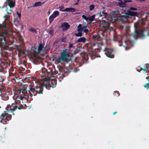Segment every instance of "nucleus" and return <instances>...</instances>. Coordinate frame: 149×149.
<instances>
[{
  "label": "nucleus",
  "mask_w": 149,
  "mask_h": 149,
  "mask_svg": "<svg viewBox=\"0 0 149 149\" xmlns=\"http://www.w3.org/2000/svg\"><path fill=\"white\" fill-rule=\"evenodd\" d=\"M44 51V46L43 45L42 43H40L38 47L37 53H39L41 55L43 56L45 53Z\"/></svg>",
  "instance_id": "obj_11"
},
{
  "label": "nucleus",
  "mask_w": 149,
  "mask_h": 149,
  "mask_svg": "<svg viewBox=\"0 0 149 149\" xmlns=\"http://www.w3.org/2000/svg\"><path fill=\"white\" fill-rule=\"evenodd\" d=\"M129 9L132 10H137V8L134 7H130L129 8Z\"/></svg>",
  "instance_id": "obj_42"
},
{
  "label": "nucleus",
  "mask_w": 149,
  "mask_h": 149,
  "mask_svg": "<svg viewBox=\"0 0 149 149\" xmlns=\"http://www.w3.org/2000/svg\"><path fill=\"white\" fill-rule=\"evenodd\" d=\"M6 4V12L7 14L3 17L5 19V20L2 23L3 24H1L0 23V38L4 37H5L6 35L8 34V31L7 30V28L6 24L5 21L6 20H8L10 18V16L9 15L12 13L13 11V8H11V12L10 13H8L6 10L7 8L8 9L10 8V7L8 6L7 4Z\"/></svg>",
  "instance_id": "obj_2"
},
{
  "label": "nucleus",
  "mask_w": 149,
  "mask_h": 149,
  "mask_svg": "<svg viewBox=\"0 0 149 149\" xmlns=\"http://www.w3.org/2000/svg\"><path fill=\"white\" fill-rule=\"evenodd\" d=\"M27 86L26 85H25L24 88H22L20 90V92L24 94L25 93H26L28 94V91L26 90L27 87Z\"/></svg>",
  "instance_id": "obj_18"
},
{
  "label": "nucleus",
  "mask_w": 149,
  "mask_h": 149,
  "mask_svg": "<svg viewBox=\"0 0 149 149\" xmlns=\"http://www.w3.org/2000/svg\"><path fill=\"white\" fill-rule=\"evenodd\" d=\"M73 46V44H70L69 45V47L70 48H72Z\"/></svg>",
  "instance_id": "obj_46"
},
{
  "label": "nucleus",
  "mask_w": 149,
  "mask_h": 149,
  "mask_svg": "<svg viewBox=\"0 0 149 149\" xmlns=\"http://www.w3.org/2000/svg\"><path fill=\"white\" fill-rule=\"evenodd\" d=\"M23 107L22 105L16 103L8 104L6 108V111H3L0 115V123L4 125L8 124L11 119V116L15 115V112L17 109L20 110Z\"/></svg>",
  "instance_id": "obj_1"
},
{
  "label": "nucleus",
  "mask_w": 149,
  "mask_h": 149,
  "mask_svg": "<svg viewBox=\"0 0 149 149\" xmlns=\"http://www.w3.org/2000/svg\"><path fill=\"white\" fill-rule=\"evenodd\" d=\"M65 11L66 12H71L72 13L75 12V9L73 8H67L65 9Z\"/></svg>",
  "instance_id": "obj_15"
},
{
  "label": "nucleus",
  "mask_w": 149,
  "mask_h": 149,
  "mask_svg": "<svg viewBox=\"0 0 149 149\" xmlns=\"http://www.w3.org/2000/svg\"><path fill=\"white\" fill-rule=\"evenodd\" d=\"M1 139H2V138H1V136H0V141H1Z\"/></svg>",
  "instance_id": "obj_51"
},
{
  "label": "nucleus",
  "mask_w": 149,
  "mask_h": 149,
  "mask_svg": "<svg viewBox=\"0 0 149 149\" xmlns=\"http://www.w3.org/2000/svg\"><path fill=\"white\" fill-rule=\"evenodd\" d=\"M48 32L50 35L52 37L54 34V30L52 29H49Z\"/></svg>",
  "instance_id": "obj_26"
},
{
  "label": "nucleus",
  "mask_w": 149,
  "mask_h": 149,
  "mask_svg": "<svg viewBox=\"0 0 149 149\" xmlns=\"http://www.w3.org/2000/svg\"><path fill=\"white\" fill-rule=\"evenodd\" d=\"M5 3L10 7V8H7L6 11L8 13H10L11 12V8H14L15 5V0H6Z\"/></svg>",
  "instance_id": "obj_8"
},
{
  "label": "nucleus",
  "mask_w": 149,
  "mask_h": 149,
  "mask_svg": "<svg viewBox=\"0 0 149 149\" xmlns=\"http://www.w3.org/2000/svg\"><path fill=\"white\" fill-rule=\"evenodd\" d=\"M5 80L2 77V75L0 74V84H1Z\"/></svg>",
  "instance_id": "obj_34"
},
{
  "label": "nucleus",
  "mask_w": 149,
  "mask_h": 149,
  "mask_svg": "<svg viewBox=\"0 0 149 149\" xmlns=\"http://www.w3.org/2000/svg\"><path fill=\"white\" fill-rule=\"evenodd\" d=\"M29 31L32 32L33 33H36L37 32L36 29H35V28H30L29 29Z\"/></svg>",
  "instance_id": "obj_28"
},
{
  "label": "nucleus",
  "mask_w": 149,
  "mask_h": 149,
  "mask_svg": "<svg viewBox=\"0 0 149 149\" xmlns=\"http://www.w3.org/2000/svg\"><path fill=\"white\" fill-rule=\"evenodd\" d=\"M117 113V111H115V112H113V115H115L116 113Z\"/></svg>",
  "instance_id": "obj_49"
},
{
  "label": "nucleus",
  "mask_w": 149,
  "mask_h": 149,
  "mask_svg": "<svg viewBox=\"0 0 149 149\" xmlns=\"http://www.w3.org/2000/svg\"><path fill=\"white\" fill-rule=\"evenodd\" d=\"M54 18H55L52 15H50L49 18V23H52V22L54 21Z\"/></svg>",
  "instance_id": "obj_27"
},
{
  "label": "nucleus",
  "mask_w": 149,
  "mask_h": 149,
  "mask_svg": "<svg viewBox=\"0 0 149 149\" xmlns=\"http://www.w3.org/2000/svg\"><path fill=\"white\" fill-rule=\"evenodd\" d=\"M95 16V15L90 16L89 17H88V20L90 22H92L94 20Z\"/></svg>",
  "instance_id": "obj_25"
},
{
  "label": "nucleus",
  "mask_w": 149,
  "mask_h": 149,
  "mask_svg": "<svg viewBox=\"0 0 149 149\" xmlns=\"http://www.w3.org/2000/svg\"><path fill=\"white\" fill-rule=\"evenodd\" d=\"M118 5L119 6L121 7H125L126 6V5L125 3H124V1L123 2V1H121V2H119L118 3Z\"/></svg>",
  "instance_id": "obj_21"
},
{
  "label": "nucleus",
  "mask_w": 149,
  "mask_h": 149,
  "mask_svg": "<svg viewBox=\"0 0 149 149\" xmlns=\"http://www.w3.org/2000/svg\"><path fill=\"white\" fill-rule=\"evenodd\" d=\"M70 54L68 52L67 49L64 50L63 52L60 54V56L57 58L56 61L58 63L61 62V61H66L69 57Z\"/></svg>",
  "instance_id": "obj_6"
},
{
  "label": "nucleus",
  "mask_w": 149,
  "mask_h": 149,
  "mask_svg": "<svg viewBox=\"0 0 149 149\" xmlns=\"http://www.w3.org/2000/svg\"><path fill=\"white\" fill-rule=\"evenodd\" d=\"M86 40V39L84 37H81L79 38L77 41L78 43L79 42H83L85 43Z\"/></svg>",
  "instance_id": "obj_16"
},
{
  "label": "nucleus",
  "mask_w": 149,
  "mask_h": 149,
  "mask_svg": "<svg viewBox=\"0 0 149 149\" xmlns=\"http://www.w3.org/2000/svg\"><path fill=\"white\" fill-rule=\"evenodd\" d=\"M136 1H145L146 0H136Z\"/></svg>",
  "instance_id": "obj_48"
},
{
  "label": "nucleus",
  "mask_w": 149,
  "mask_h": 149,
  "mask_svg": "<svg viewBox=\"0 0 149 149\" xmlns=\"http://www.w3.org/2000/svg\"><path fill=\"white\" fill-rule=\"evenodd\" d=\"M45 3V2L41 3L40 1H38L36 2L33 4L32 6V7H37L41 6L42 4H43Z\"/></svg>",
  "instance_id": "obj_19"
},
{
  "label": "nucleus",
  "mask_w": 149,
  "mask_h": 149,
  "mask_svg": "<svg viewBox=\"0 0 149 149\" xmlns=\"http://www.w3.org/2000/svg\"><path fill=\"white\" fill-rule=\"evenodd\" d=\"M59 10L62 12H64L65 11V8L63 6H62L59 7Z\"/></svg>",
  "instance_id": "obj_39"
},
{
  "label": "nucleus",
  "mask_w": 149,
  "mask_h": 149,
  "mask_svg": "<svg viewBox=\"0 0 149 149\" xmlns=\"http://www.w3.org/2000/svg\"><path fill=\"white\" fill-rule=\"evenodd\" d=\"M89 30L88 29H86L84 30V32L86 33L88 32Z\"/></svg>",
  "instance_id": "obj_43"
},
{
  "label": "nucleus",
  "mask_w": 149,
  "mask_h": 149,
  "mask_svg": "<svg viewBox=\"0 0 149 149\" xmlns=\"http://www.w3.org/2000/svg\"><path fill=\"white\" fill-rule=\"evenodd\" d=\"M146 67L148 69H149V64H146Z\"/></svg>",
  "instance_id": "obj_45"
},
{
  "label": "nucleus",
  "mask_w": 149,
  "mask_h": 149,
  "mask_svg": "<svg viewBox=\"0 0 149 149\" xmlns=\"http://www.w3.org/2000/svg\"><path fill=\"white\" fill-rule=\"evenodd\" d=\"M49 46L48 44H47L45 47H44V50L49 51Z\"/></svg>",
  "instance_id": "obj_32"
},
{
  "label": "nucleus",
  "mask_w": 149,
  "mask_h": 149,
  "mask_svg": "<svg viewBox=\"0 0 149 149\" xmlns=\"http://www.w3.org/2000/svg\"><path fill=\"white\" fill-rule=\"evenodd\" d=\"M16 13L19 17V18L17 19L18 21L19 22L20 20V18L21 17V14L18 11Z\"/></svg>",
  "instance_id": "obj_33"
},
{
  "label": "nucleus",
  "mask_w": 149,
  "mask_h": 149,
  "mask_svg": "<svg viewBox=\"0 0 149 149\" xmlns=\"http://www.w3.org/2000/svg\"><path fill=\"white\" fill-rule=\"evenodd\" d=\"M5 87L4 84H0V95L1 97L2 100L6 101L9 99L8 94L7 93H1L5 90Z\"/></svg>",
  "instance_id": "obj_7"
},
{
  "label": "nucleus",
  "mask_w": 149,
  "mask_h": 149,
  "mask_svg": "<svg viewBox=\"0 0 149 149\" xmlns=\"http://www.w3.org/2000/svg\"><path fill=\"white\" fill-rule=\"evenodd\" d=\"M147 14L149 15V12L147 13Z\"/></svg>",
  "instance_id": "obj_54"
},
{
  "label": "nucleus",
  "mask_w": 149,
  "mask_h": 149,
  "mask_svg": "<svg viewBox=\"0 0 149 149\" xmlns=\"http://www.w3.org/2000/svg\"><path fill=\"white\" fill-rule=\"evenodd\" d=\"M43 88L42 87H35L30 85L28 91V94L30 96L33 95H36L37 94H43Z\"/></svg>",
  "instance_id": "obj_4"
},
{
  "label": "nucleus",
  "mask_w": 149,
  "mask_h": 149,
  "mask_svg": "<svg viewBox=\"0 0 149 149\" xmlns=\"http://www.w3.org/2000/svg\"><path fill=\"white\" fill-rule=\"evenodd\" d=\"M61 41H62V42H64V41H63V39H61Z\"/></svg>",
  "instance_id": "obj_52"
},
{
  "label": "nucleus",
  "mask_w": 149,
  "mask_h": 149,
  "mask_svg": "<svg viewBox=\"0 0 149 149\" xmlns=\"http://www.w3.org/2000/svg\"><path fill=\"white\" fill-rule=\"evenodd\" d=\"M89 10H92L95 8V6L94 5H91L89 7Z\"/></svg>",
  "instance_id": "obj_37"
},
{
  "label": "nucleus",
  "mask_w": 149,
  "mask_h": 149,
  "mask_svg": "<svg viewBox=\"0 0 149 149\" xmlns=\"http://www.w3.org/2000/svg\"><path fill=\"white\" fill-rule=\"evenodd\" d=\"M103 45L102 42H100L97 44H94V46L92 47L90 51L93 54L95 52H100L101 49V47H100V46Z\"/></svg>",
  "instance_id": "obj_9"
},
{
  "label": "nucleus",
  "mask_w": 149,
  "mask_h": 149,
  "mask_svg": "<svg viewBox=\"0 0 149 149\" xmlns=\"http://www.w3.org/2000/svg\"><path fill=\"white\" fill-rule=\"evenodd\" d=\"M80 48H76L75 50L73 52V54L74 55H75L80 52Z\"/></svg>",
  "instance_id": "obj_29"
},
{
  "label": "nucleus",
  "mask_w": 149,
  "mask_h": 149,
  "mask_svg": "<svg viewBox=\"0 0 149 149\" xmlns=\"http://www.w3.org/2000/svg\"><path fill=\"white\" fill-rule=\"evenodd\" d=\"M138 14L137 12H134L129 10L128 13H125L126 15H123L122 17H127V15L133 17L136 16H137Z\"/></svg>",
  "instance_id": "obj_12"
},
{
  "label": "nucleus",
  "mask_w": 149,
  "mask_h": 149,
  "mask_svg": "<svg viewBox=\"0 0 149 149\" xmlns=\"http://www.w3.org/2000/svg\"><path fill=\"white\" fill-rule=\"evenodd\" d=\"M99 16L100 17H102V15H106L107 13H105L104 12L100 11V12L98 14Z\"/></svg>",
  "instance_id": "obj_30"
},
{
  "label": "nucleus",
  "mask_w": 149,
  "mask_h": 149,
  "mask_svg": "<svg viewBox=\"0 0 149 149\" xmlns=\"http://www.w3.org/2000/svg\"><path fill=\"white\" fill-rule=\"evenodd\" d=\"M82 33L81 32H79L78 33L75 34V36L76 37H81L82 36Z\"/></svg>",
  "instance_id": "obj_36"
},
{
  "label": "nucleus",
  "mask_w": 149,
  "mask_h": 149,
  "mask_svg": "<svg viewBox=\"0 0 149 149\" xmlns=\"http://www.w3.org/2000/svg\"><path fill=\"white\" fill-rule=\"evenodd\" d=\"M125 42H126V41H125Z\"/></svg>",
  "instance_id": "obj_57"
},
{
  "label": "nucleus",
  "mask_w": 149,
  "mask_h": 149,
  "mask_svg": "<svg viewBox=\"0 0 149 149\" xmlns=\"http://www.w3.org/2000/svg\"><path fill=\"white\" fill-rule=\"evenodd\" d=\"M80 0H77V1L78 2H79V1Z\"/></svg>",
  "instance_id": "obj_53"
},
{
  "label": "nucleus",
  "mask_w": 149,
  "mask_h": 149,
  "mask_svg": "<svg viewBox=\"0 0 149 149\" xmlns=\"http://www.w3.org/2000/svg\"><path fill=\"white\" fill-rule=\"evenodd\" d=\"M105 52V54L109 58H113L114 57V55L112 54L113 50L111 48H105L104 50Z\"/></svg>",
  "instance_id": "obj_10"
},
{
  "label": "nucleus",
  "mask_w": 149,
  "mask_h": 149,
  "mask_svg": "<svg viewBox=\"0 0 149 149\" xmlns=\"http://www.w3.org/2000/svg\"><path fill=\"white\" fill-rule=\"evenodd\" d=\"M135 35L132 34L131 35L133 36H134L135 35L136 36H143L144 35V33L143 31L140 30H137L136 29L135 30Z\"/></svg>",
  "instance_id": "obj_13"
},
{
  "label": "nucleus",
  "mask_w": 149,
  "mask_h": 149,
  "mask_svg": "<svg viewBox=\"0 0 149 149\" xmlns=\"http://www.w3.org/2000/svg\"><path fill=\"white\" fill-rule=\"evenodd\" d=\"M42 71H44L45 74H49L51 75L52 73L51 70H50V71H48L47 70L44 69V70H42Z\"/></svg>",
  "instance_id": "obj_23"
},
{
  "label": "nucleus",
  "mask_w": 149,
  "mask_h": 149,
  "mask_svg": "<svg viewBox=\"0 0 149 149\" xmlns=\"http://www.w3.org/2000/svg\"><path fill=\"white\" fill-rule=\"evenodd\" d=\"M59 12L58 11L56 10L54 11L51 15L54 18H55L59 15Z\"/></svg>",
  "instance_id": "obj_22"
},
{
  "label": "nucleus",
  "mask_w": 149,
  "mask_h": 149,
  "mask_svg": "<svg viewBox=\"0 0 149 149\" xmlns=\"http://www.w3.org/2000/svg\"><path fill=\"white\" fill-rule=\"evenodd\" d=\"M16 79H17V78L14 77V78H10V79L12 82L13 84H15L16 82Z\"/></svg>",
  "instance_id": "obj_31"
},
{
  "label": "nucleus",
  "mask_w": 149,
  "mask_h": 149,
  "mask_svg": "<svg viewBox=\"0 0 149 149\" xmlns=\"http://www.w3.org/2000/svg\"><path fill=\"white\" fill-rule=\"evenodd\" d=\"M1 107H0V108H1Z\"/></svg>",
  "instance_id": "obj_58"
},
{
  "label": "nucleus",
  "mask_w": 149,
  "mask_h": 149,
  "mask_svg": "<svg viewBox=\"0 0 149 149\" xmlns=\"http://www.w3.org/2000/svg\"><path fill=\"white\" fill-rule=\"evenodd\" d=\"M23 97H22L20 95L17 96L16 97V100L15 101V103H16L18 104L20 102V100H22Z\"/></svg>",
  "instance_id": "obj_17"
},
{
  "label": "nucleus",
  "mask_w": 149,
  "mask_h": 149,
  "mask_svg": "<svg viewBox=\"0 0 149 149\" xmlns=\"http://www.w3.org/2000/svg\"><path fill=\"white\" fill-rule=\"evenodd\" d=\"M63 39V41H64L63 40L64 39Z\"/></svg>",
  "instance_id": "obj_56"
},
{
  "label": "nucleus",
  "mask_w": 149,
  "mask_h": 149,
  "mask_svg": "<svg viewBox=\"0 0 149 149\" xmlns=\"http://www.w3.org/2000/svg\"><path fill=\"white\" fill-rule=\"evenodd\" d=\"M137 71H138V72H140V71H139V70H137Z\"/></svg>",
  "instance_id": "obj_55"
},
{
  "label": "nucleus",
  "mask_w": 149,
  "mask_h": 149,
  "mask_svg": "<svg viewBox=\"0 0 149 149\" xmlns=\"http://www.w3.org/2000/svg\"><path fill=\"white\" fill-rule=\"evenodd\" d=\"M141 70H143L144 72H145L146 70V69H144L143 68H141Z\"/></svg>",
  "instance_id": "obj_47"
},
{
  "label": "nucleus",
  "mask_w": 149,
  "mask_h": 149,
  "mask_svg": "<svg viewBox=\"0 0 149 149\" xmlns=\"http://www.w3.org/2000/svg\"><path fill=\"white\" fill-rule=\"evenodd\" d=\"M149 83L147 84H146L145 85H144V87L146 88L147 89H148L149 88V87L148 86L149 85V80H148Z\"/></svg>",
  "instance_id": "obj_41"
},
{
  "label": "nucleus",
  "mask_w": 149,
  "mask_h": 149,
  "mask_svg": "<svg viewBox=\"0 0 149 149\" xmlns=\"http://www.w3.org/2000/svg\"><path fill=\"white\" fill-rule=\"evenodd\" d=\"M31 49L34 50L37 53V47L36 45H34V46L31 47Z\"/></svg>",
  "instance_id": "obj_38"
},
{
  "label": "nucleus",
  "mask_w": 149,
  "mask_h": 149,
  "mask_svg": "<svg viewBox=\"0 0 149 149\" xmlns=\"http://www.w3.org/2000/svg\"><path fill=\"white\" fill-rule=\"evenodd\" d=\"M8 43L6 41L5 37L0 38V47L1 48L4 53V56L6 58L10 56L12 53V49L9 46Z\"/></svg>",
  "instance_id": "obj_3"
},
{
  "label": "nucleus",
  "mask_w": 149,
  "mask_h": 149,
  "mask_svg": "<svg viewBox=\"0 0 149 149\" xmlns=\"http://www.w3.org/2000/svg\"><path fill=\"white\" fill-rule=\"evenodd\" d=\"M48 77L46 81H44L42 84V86L45 87L47 89H49L50 87L54 88L55 87L56 85L57 81L55 79H50V75L49 76H46Z\"/></svg>",
  "instance_id": "obj_5"
},
{
  "label": "nucleus",
  "mask_w": 149,
  "mask_h": 149,
  "mask_svg": "<svg viewBox=\"0 0 149 149\" xmlns=\"http://www.w3.org/2000/svg\"><path fill=\"white\" fill-rule=\"evenodd\" d=\"M118 10H116V11L115 12V13H118Z\"/></svg>",
  "instance_id": "obj_50"
},
{
  "label": "nucleus",
  "mask_w": 149,
  "mask_h": 149,
  "mask_svg": "<svg viewBox=\"0 0 149 149\" xmlns=\"http://www.w3.org/2000/svg\"><path fill=\"white\" fill-rule=\"evenodd\" d=\"M83 30V27H82V25L79 24L78 26L77 31H79L81 32Z\"/></svg>",
  "instance_id": "obj_24"
},
{
  "label": "nucleus",
  "mask_w": 149,
  "mask_h": 149,
  "mask_svg": "<svg viewBox=\"0 0 149 149\" xmlns=\"http://www.w3.org/2000/svg\"><path fill=\"white\" fill-rule=\"evenodd\" d=\"M28 52L27 51H24L23 52V53L24 54H28Z\"/></svg>",
  "instance_id": "obj_44"
},
{
  "label": "nucleus",
  "mask_w": 149,
  "mask_h": 149,
  "mask_svg": "<svg viewBox=\"0 0 149 149\" xmlns=\"http://www.w3.org/2000/svg\"><path fill=\"white\" fill-rule=\"evenodd\" d=\"M110 24L107 22H104L103 25V26L106 29H109V27H110Z\"/></svg>",
  "instance_id": "obj_20"
},
{
  "label": "nucleus",
  "mask_w": 149,
  "mask_h": 149,
  "mask_svg": "<svg viewBox=\"0 0 149 149\" xmlns=\"http://www.w3.org/2000/svg\"><path fill=\"white\" fill-rule=\"evenodd\" d=\"M82 17L86 21L88 20V17H87L85 15H83L82 16Z\"/></svg>",
  "instance_id": "obj_40"
},
{
  "label": "nucleus",
  "mask_w": 149,
  "mask_h": 149,
  "mask_svg": "<svg viewBox=\"0 0 149 149\" xmlns=\"http://www.w3.org/2000/svg\"><path fill=\"white\" fill-rule=\"evenodd\" d=\"M113 95L115 96H118L120 95V93L118 91H114L113 93Z\"/></svg>",
  "instance_id": "obj_35"
},
{
  "label": "nucleus",
  "mask_w": 149,
  "mask_h": 149,
  "mask_svg": "<svg viewBox=\"0 0 149 149\" xmlns=\"http://www.w3.org/2000/svg\"><path fill=\"white\" fill-rule=\"evenodd\" d=\"M70 26L67 22H63L61 26V28H63V30H67L70 27Z\"/></svg>",
  "instance_id": "obj_14"
}]
</instances>
